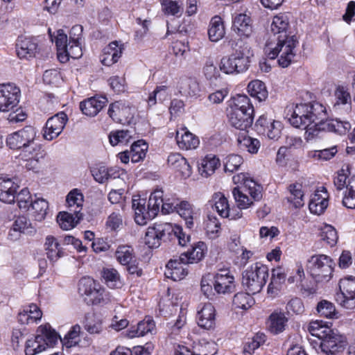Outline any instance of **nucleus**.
Returning a JSON list of instances; mask_svg holds the SVG:
<instances>
[{
    "instance_id": "09e8293b",
    "label": "nucleus",
    "mask_w": 355,
    "mask_h": 355,
    "mask_svg": "<svg viewBox=\"0 0 355 355\" xmlns=\"http://www.w3.org/2000/svg\"><path fill=\"white\" fill-rule=\"evenodd\" d=\"M30 207L33 210V214L36 220L41 221L44 219L49 204L46 200L43 198H37L32 201Z\"/></svg>"
},
{
    "instance_id": "6ab92c4d",
    "label": "nucleus",
    "mask_w": 355,
    "mask_h": 355,
    "mask_svg": "<svg viewBox=\"0 0 355 355\" xmlns=\"http://www.w3.org/2000/svg\"><path fill=\"white\" fill-rule=\"evenodd\" d=\"M194 349L195 351L191 352L187 347L178 346L175 355H214L216 351L214 342L205 340L200 342Z\"/></svg>"
},
{
    "instance_id": "c03bdc74",
    "label": "nucleus",
    "mask_w": 355,
    "mask_h": 355,
    "mask_svg": "<svg viewBox=\"0 0 355 355\" xmlns=\"http://www.w3.org/2000/svg\"><path fill=\"white\" fill-rule=\"evenodd\" d=\"M203 73L211 85H216L220 80V74L213 60H208L203 67Z\"/></svg>"
},
{
    "instance_id": "052dcab7",
    "label": "nucleus",
    "mask_w": 355,
    "mask_h": 355,
    "mask_svg": "<svg viewBox=\"0 0 355 355\" xmlns=\"http://www.w3.org/2000/svg\"><path fill=\"white\" fill-rule=\"evenodd\" d=\"M243 158L239 155H230L225 159V172L234 173L238 170L243 164Z\"/></svg>"
},
{
    "instance_id": "f3484780",
    "label": "nucleus",
    "mask_w": 355,
    "mask_h": 355,
    "mask_svg": "<svg viewBox=\"0 0 355 355\" xmlns=\"http://www.w3.org/2000/svg\"><path fill=\"white\" fill-rule=\"evenodd\" d=\"M34 148L26 153V155L24 154H20V156L22 159H24L26 163L25 164V167L28 170H38L44 159L46 153L44 150H43L40 146H34Z\"/></svg>"
},
{
    "instance_id": "774afa93",
    "label": "nucleus",
    "mask_w": 355,
    "mask_h": 355,
    "mask_svg": "<svg viewBox=\"0 0 355 355\" xmlns=\"http://www.w3.org/2000/svg\"><path fill=\"white\" fill-rule=\"evenodd\" d=\"M286 313L290 314H302L304 311L302 300L298 297L290 300L286 306Z\"/></svg>"
},
{
    "instance_id": "37998d69",
    "label": "nucleus",
    "mask_w": 355,
    "mask_h": 355,
    "mask_svg": "<svg viewBox=\"0 0 355 355\" xmlns=\"http://www.w3.org/2000/svg\"><path fill=\"white\" fill-rule=\"evenodd\" d=\"M180 92L184 95L193 97L199 94L200 89L196 80L187 78L181 80L180 83Z\"/></svg>"
},
{
    "instance_id": "4468645a",
    "label": "nucleus",
    "mask_w": 355,
    "mask_h": 355,
    "mask_svg": "<svg viewBox=\"0 0 355 355\" xmlns=\"http://www.w3.org/2000/svg\"><path fill=\"white\" fill-rule=\"evenodd\" d=\"M19 185L7 174H0V201L11 204L15 202Z\"/></svg>"
},
{
    "instance_id": "f704fd0d",
    "label": "nucleus",
    "mask_w": 355,
    "mask_h": 355,
    "mask_svg": "<svg viewBox=\"0 0 355 355\" xmlns=\"http://www.w3.org/2000/svg\"><path fill=\"white\" fill-rule=\"evenodd\" d=\"M286 278L285 269L281 267L274 268L272 270L271 282L268 287V292L270 293H277Z\"/></svg>"
},
{
    "instance_id": "6e6552de",
    "label": "nucleus",
    "mask_w": 355,
    "mask_h": 355,
    "mask_svg": "<svg viewBox=\"0 0 355 355\" xmlns=\"http://www.w3.org/2000/svg\"><path fill=\"white\" fill-rule=\"evenodd\" d=\"M312 336L322 340L320 347L327 355H336L345 349V342L343 340V337L326 325L322 324L318 331L313 333Z\"/></svg>"
},
{
    "instance_id": "5fc2aeb1",
    "label": "nucleus",
    "mask_w": 355,
    "mask_h": 355,
    "mask_svg": "<svg viewBox=\"0 0 355 355\" xmlns=\"http://www.w3.org/2000/svg\"><path fill=\"white\" fill-rule=\"evenodd\" d=\"M245 191L250 195L251 198L254 200H259L262 198L261 187L257 184L253 180L248 178L245 179L243 183Z\"/></svg>"
},
{
    "instance_id": "338daca9",
    "label": "nucleus",
    "mask_w": 355,
    "mask_h": 355,
    "mask_svg": "<svg viewBox=\"0 0 355 355\" xmlns=\"http://www.w3.org/2000/svg\"><path fill=\"white\" fill-rule=\"evenodd\" d=\"M264 133L262 135H266L269 139L277 140L281 135L282 123L280 121H275L271 119V123L266 127Z\"/></svg>"
},
{
    "instance_id": "7ed1b4c3",
    "label": "nucleus",
    "mask_w": 355,
    "mask_h": 355,
    "mask_svg": "<svg viewBox=\"0 0 355 355\" xmlns=\"http://www.w3.org/2000/svg\"><path fill=\"white\" fill-rule=\"evenodd\" d=\"M270 40L271 41L266 44L265 49L268 57L273 60L279 56V64L283 68L288 67L296 54L295 48L298 44L296 36L284 35V36L275 37Z\"/></svg>"
},
{
    "instance_id": "69168bd1",
    "label": "nucleus",
    "mask_w": 355,
    "mask_h": 355,
    "mask_svg": "<svg viewBox=\"0 0 355 355\" xmlns=\"http://www.w3.org/2000/svg\"><path fill=\"white\" fill-rule=\"evenodd\" d=\"M235 62L233 58L232 53L229 56H224L221 58L219 69L220 71L225 74L236 73V69H235Z\"/></svg>"
},
{
    "instance_id": "e2e57ef3",
    "label": "nucleus",
    "mask_w": 355,
    "mask_h": 355,
    "mask_svg": "<svg viewBox=\"0 0 355 355\" xmlns=\"http://www.w3.org/2000/svg\"><path fill=\"white\" fill-rule=\"evenodd\" d=\"M33 227L29 220L25 216H19L14 222L12 230L15 232H19L26 234L32 233Z\"/></svg>"
},
{
    "instance_id": "2f4dec72",
    "label": "nucleus",
    "mask_w": 355,
    "mask_h": 355,
    "mask_svg": "<svg viewBox=\"0 0 355 355\" xmlns=\"http://www.w3.org/2000/svg\"><path fill=\"white\" fill-rule=\"evenodd\" d=\"M288 26L289 22L286 15H279L275 16L270 26V31L272 33V38L282 36V35H288L287 33Z\"/></svg>"
},
{
    "instance_id": "4be33fe9",
    "label": "nucleus",
    "mask_w": 355,
    "mask_h": 355,
    "mask_svg": "<svg viewBox=\"0 0 355 355\" xmlns=\"http://www.w3.org/2000/svg\"><path fill=\"white\" fill-rule=\"evenodd\" d=\"M206 245L203 242H198L187 252L181 253L180 260L185 264L200 261L205 256Z\"/></svg>"
},
{
    "instance_id": "603ef678",
    "label": "nucleus",
    "mask_w": 355,
    "mask_h": 355,
    "mask_svg": "<svg viewBox=\"0 0 355 355\" xmlns=\"http://www.w3.org/2000/svg\"><path fill=\"white\" fill-rule=\"evenodd\" d=\"M109 139L112 146H116L119 144H126L129 143L132 139L131 132L124 130L112 132L110 134Z\"/></svg>"
},
{
    "instance_id": "5701e85b",
    "label": "nucleus",
    "mask_w": 355,
    "mask_h": 355,
    "mask_svg": "<svg viewBox=\"0 0 355 355\" xmlns=\"http://www.w3.org/2000/svg\"><path fill=\"white\" fill-rule=\"evenodd\" d=\"M236 73L245 71L250 66V47L247 44L240 46L232 53Z\"/></svg>"
},
{
    "instance_id": "39448f33",
    "label": "nucleus",
    "mask_w": 355,
    "mask_h": 355,
    "mask_svg": "<svg viewBox=\"0 0 355 355\" xmlns=\"http://www.w3.org/2000/svg\"><path fill=\"white\" fill-rule=\"evenodd\" d=\"M268 277V267L262 263H256L243 271L242 286L245 291L254 295L262 290Z\"/></svg>"
},
{
    "instance_id": "aec40b11",
    "label": "nucleus",
    "mask_w": 355,
    "mask_h": 355,
    "mask_svg": "<svg viewBox=\"0 0 355 355\" xmlns=\"http://www.w3.org/2000/svg\"><path fill=\"white\" fill-rule=\"evenodd\" d=\"M107 100L105 97H92L80 103L82 112L89 116H96L106 105Z\"/></svg>"
},
{
    "instance_id": "4d7b16f0",
    "label": "nucleus",
    "mask_w": 355,
    "mask_h": 355,
    "mask_svg": "<svg viewBox=\"0 0 355 355\" xmlns=\"http://www.w3.org/2000/svg\"><path fill=\"white\" fill-rule=\"evenodd\" d=\"M132 249L130 246H119L115 253L116 258L122 265L129 264L132 259Z\"/></svg>"
},
{
    "instance_id": "49530a36",
    "label": "nucleus",
    "mask_w": 355,
    "mask_h": 355,
    "mask_svg": "<svg viewBox=\"0 0 355 355\" xmlns=\"http://www.w3.org/2000/svg\"><path fill=\"white\" fill-rule=\"evenodd\" d=\"M79 220L76 215L71 212H60L57 216V221L60 227L64 230H69L74 227Z\"/></svg>"
},
{
    "instance_id": "473e14b6",
    "label": "nucleus",
    "mask_w": 355,
    "mask_h": 355,
    "mask_svg": "<svg viewBox=\"0 0 355 355\" xmlns=\"http://www.w3.org/2000/svg\"><path fill=\"white\" fill-rule=\"evenodd\" d=\"M105 57L102 60V62L105 65L110 66L118 61L119 58L121 56L122 50L119 46V44L116 41L110 42L103 49Z\"/></svg>"
},
{
    "instance_id": "3c124183",
    "label": "nucleus",
    "mask_w": 355,
    "mask_h": 355,
    "mask_svg": "<svg viewBox=\"0 0 355 355\" xmlns=\"http://www.w3.org/2000/svg\"><path fill=\"white\" fill-rule=\"evenodd\" d=\"M316 310L321 316L327 318H336L337 312L334 304L327 300H323L318 302Z\"/></svg>"
},
{
    "instance_id": "f257e3e1",
    "label": "nucleus",
    "mask_w": 355,
    "mask_h": 355,
    "mask_svg": "<svg viewBox=\"0 0 355 355\" xmlns=\"http://www.w3.org/2000/svg\"><path fill=\"white\" fill-rule=\"evenodd\" d=\"M288 112H291L290 123L293 127L304 129V138L308 141L318 137L322 130L344 135L351 128L348 121L338 119L328 120L326 107L318 102L296 105Z\"/></svg>"
},
{
    "instance_id": "a19ab883",
    "label": "nucleus",
    "mask_w": 355,
    "mask_h": 355,
    "mask_svg": "<svg viewBox=\"0 0 355 355\" xmlns=\"http://www.w3.org/2000/svg\"><path fill=\"white\" fill-rule=\"evenodd\" d=\"M47 348L45 340L37 335L33 338L28 339L26 343L25 353L26 355H35Z\"/></svg>"
},
{
    "instance_id": "9d476101",
    "label": "nucleus",
    "mask_w": 355,
    "mask_h": 355,
    "mask_svg": "<svg viewBox=\"0 0 355 355\" xmlns=\"http://www.w3.org/2000/svg\"><path fill=\"white\" fill-rule=\"evenodd\" d=\"M339 289L340 293L337 294L336 301L345 309H355V277L340 279Z\"/></svg>"
},
{
    "instance_id": "9b49d317",
    "label": "nucleus",
    "mask_w": 355,
    "mask_h": 355,
    "mask_svg": "<svg viewBox=\"0 0 355 355\" xmlns=\"http://www.w3.org/2000/svg\"><path fill=\"white\" fill-rule=\"evenodd\" d=\"M20 96V89L15 85H0V112L14 110L19 103Z\"/></svg>"
},
{
    "instance_id": "b1692460",
    "label": "nucleus",
    "mask_w": 355,
    "mask_h": 355,
    "mask_svg": "<svg viewBox=\"0 0 355 355\" xmlns=\"http://www.w3.org/2000/svg\"><path fill=\"white\" fill-rule=\"evenodd\" d=\"M198 324L200 327L210 329L215 324V309L210 304H205L203 307L198 312Z\"/></svg>"
},
{
    "instance_id": "c756f323",
    "label": "nucleus",
    "mask_w": 355,
    "mask_h": 355,
    "mask_svg": "<svg viewBox=\"0 0 355 355\" xmlns=\"http://www.w3.org/2000/svg\"><path fill=\"white\" fill-rule=\"evenodd\" d=\"M209 203L213 208H215L221 217L228 218L230 216L228 200L222 193H215Z\"/></svg>"
},
{
    "instance_id": "864d4df0",
    "label": "nucleus",
    "mask_w": 355,
    "mask_h": 355,
    "mask_svg": "<svg viewBox=\"0 0 355 355\" xmlns=\"http://www.w3.org/2000/svg\"><path fill=\"white\" fill-rule=\"evenodd\" d=\"M336 103L334 107L338 109L340 105H347L350 108L351 95L347 89L343 86H338L335 91Z\"/></svg>"
},
{
    "instance_id": "a211bd4d",
    "label": "nucleus",
    "mask_w": 355,
    "mask_h": 355,
    "mask_svg": "<svg viewBox=\"0 0 355 355\" xmlns=\"http://www.w3.org/2000/svg\"><path fill=\"white\" fill-rule=\"evenodd\" d=\"M214 286L219 294L232 293L234 288V277L229 275L227 270H223L215 275Z\"/></svg>"
},
{
    "instance_id": "20e7f679",
    "label": "nucleus",
    "mask_w": 355,
    "mask_h": 355,
    "mask_svg": "<svg viewBox=\"0 0 355 355\" xmlns=\"http://www.w3.org/2000/svg\"><path fill=\"white\" fill-rule=\"evenodd\" d=\"M253 112L254 108L249 98L245 95H239L229 112V122L236 129L246 130L253 123Z\"/></svg>"
},
{
    "instance_id": "de8ad7c7",
    "label": "nucleus",
    "mask_w": 355,
    "mask_h": 355,
    "mask_svg": "<svg viewBox=\"0 0 355 355\" xmlns=\"http://www.w3.org/2000/svg\"><path fill=\"white\" fill-rule=\"evenodd\" d=\"M112 168L98 165L91 168V173L97 182L103 184L112 178Z\"/></svg>"
},
{
    "instance_id": "0eeeda50",
    "label": "nucleus",
    "mask_w": 355,
    "mask_h": 355,
    "mask_svg": "<svg viewBox=\"0 0 355 355\" xmlns=\"http://www.w3.org/2000/svg\"><path fill=\"white\" fill-rule=\"evenodd\" d=\"M307 270L316 282H327L333 272L332 259L324 254L313 255L308 261Z\"/></svg>"
},
{
    "instance_id": "2eb2a0df",
    "label": "nucleus",
    "mask_w": 355,
    "mask_h": 355,
    "mask_svg": "<svg viewBox=\"0 0 355 355\" xmlns=\"http://www.w3.org/2000/svg\"><path fill=\"white\" fill-rule=\"evenodd\" d=\"M329 194L325 187H321L315 190L310 199L309 208L311 213L320 215L328 206Z\"/></svg>"
},
{
    "instance_id": "72a5a7b5",
    "label": "nucleus",
    "mask_w": 355,
    "mask_h": 355,
    "mask_svg": "<svg viewBox=\"0 0 355 355\" xmlns=\"http://www.w3.org/2000/svg\"><path fill=\"white\" fill-rule=\"evenodd\" d=\"M44 249L48 259L52 261H56L62 256V252L60 244L53 236H47L44 243Z\"/></svg>"
},
{
    "instance_id": "393cba45",
    "label": "nucleus",
    "mask_w": 355,
    "mask_h": 355,
    "mask_svg": "<svg viewBox=\"0 0 355 355\" xmlns=\"http://www.w3.org/2000/svg\"><path fill=\"white\" fill-rule=\"evenodd\" d=\"M184 263L179 259H171L166 264L165 276L173 281H179L184 278L187 274V268H184Z\"/></svg>"
},
{
    "instance_id": "c85d7f7f",
    "label": "nucleus",
    "mask_w": 355,
    "mask_h": 355,
    "mask_svg": "<svg viewBox=\"0 0 355 355\" xmlns=\"http://www.w3.org/2000/svg\"><path fill=\"white\" fill-rule=\"evenodd\" d=\"M220 166V160L214 155H206L198 165V171L201 176L207 178L211 175Z\"/></svg>"
},
{
    "instance_id": "79ce46f5",
    "label": "nucleus",
    "mask_w": 355,
    "mask_h": 355,
    "mask_svg": "<svg viewBox=\"0 0 355 355\" xmlns=\"http://www.w3.org/2000/svg\"><path fill=\"white\" fill-rule=\"evenodd\" d=\"M148 144L144 140L134 141L130 148V154L131 161L137 163L144 159L148 150Z\"/></svg>"
},
{
    "instance_id": "6e6d98bb",
    "label": "nucleus",
    "mask_w": 355,
    "mask_h": 355,
    "mask_svg": "<svg viewBox=\"0 0 355 355\" xmlns=\"http://www.w3.org/2000/svg\"><path fill=\"white\" fill-rule=\"evenodd\" d=\"M103 277L107 285L110 288H114L121 284L119 272L114 268L103 269Z\"/></svg>"
},
{
    "instance_id": "7c9ffc66",
    "label": "nucleus",
    "mask_w": 355,
    "mask_h": 355,
    "mask_svg": "<svg viewBox=\"0 0 355 355\" xmlns=\"http://www.w3.org/2000/svg\"><path fill=\"white\" fill-rule=\"evenodd\" d=\"M155 324L150 317L146 318L144 320L137 324V327H132L127 334L130 338L144 336L148 333H152L155 330Z\"/></svg>"
},
{
    "instance_id": "ddd939ff",
    "label": "nucleus",
    "mask_w": 355,
    "mask_h": 355,
    "mask_svg": "<svg viewBox=\"0 0 355 355\" xmlns=\"http://www.w3.org/2000/svg\"><path fill=\"white\" fill-rule=\"evenodd\" d=\"M68 121L67 114L63 112H59L50 117L43 129V137L44 139L51 141L58 137L64 130Z\"/></svg>"
},
{
    "instance_id": "cd10ccee",
    "label": "nucleus",
    "mask_w": 355,
    "mask_h": 355,
    "mask_svg": "<svg viewBox=\"0 0 355 355\" xmlns=\"http://www.w3.org/2000/svg\"><path fill=\"white\" fill-rule=\"evenodd\" d=\"M66 202L69 211L73 212L78 220H80L83 217L81 214L83 202V194L78 189H73L67 195Z\"/></svg>"
},
{
    "instance_id": "e433bc0d",
    "label": "nucleus",
    "mask_w": 355,
    "mask_h": 355,
    "mask_svg": "<svg viewBox=\"0 0 355 355\" xmlns=\"http://www.w3.org/2000/svg\"><path fill=\"white\" fill-rule=\"evenodd\" d=\"M302 185L299 183L291 184L288 189L291 196L287 198L288 201L293 203L295 207H302L304 205V192L302 191Z\"/></svg>"
},
{
    "instance_id": "1a4fd4ad",
    "label": "nucleus",
    "mask_w": 355,
    "mask_h": 355,
    "mask_svg": "<svg viewBox=\"0 0 355 355\" xmlns=\"http://www.w3.org/2000/svg\"><path fill=\"white\" fill-rule=\"evenodd\" d=\"M347 175L341 169L334 178V184L338 191L345 189L343 193V205L348 209H355V176L351 177L347 183Z\"/></svg>"
},
{
    "instance_id": "f03ea898",
    "label": "nucleus",
    "mask_w": 355,
    "mask_h": 355,
    "mask_svg": "<svg viewBox=\"0 0 355 355\" xmlns=\"http://www.w3.org/2000/svg\"><path fill=\"white\" fill-rule=\"evenodd\" d=\"M162 197L163 191L155 189L150 196L147 208L145 206V199L133 200L132 207L135 210V222L140 225L146 224L147 220H151L157 215L160 205L162 213L165 214L177 211L179 203L164 202Z\"/></svg>"
},
{
    "instance_id": "bb28decb",
    "label": "nucleus",
    "mask_w": 355,
    "mask_h": 355,
    "mask_svg": "<svg viewBox=\"0 0 355 355\" xmlns=\"http://www.w3.org/2000/svg\"><path fill=\"white\" fill-rule=\"evenodd\" d=\"M225 35V28L223 20L218 15L211 18L209 28L208 36L212 42H217L222 40Z\"/></svg>"
},
{
    "instance_id": "412c9836",
    "label": "nucleus",
    "mask_w": 355,
    "mask_h": 355,
    "mask_svg": "<svg viewBox=\"0 0 355 355\" xmlns=\"http://www.w3.org/2000/svg\"><path fill=\"white\" fill-rule=\"evenodd\" d=\"M37 43L31 37H19L17 43V53L20 58H29L35 56Z\"/></svg>"
},
{
    "instance_id": "a878e982",
    "label": "nucleus",
    "mask_w": 355,
    "mask_h": 355,
    "mask_svg": "<svg viewBox=\"0 0 355 355\" xmlns=\"http://www.w3.org/2000/svg\"><path fill=\"white\" fill-rule=\"evenodd\" d=\"M175 139L177 144L182 149H194L199 144L198 138L190 132L186 128L176 131Z\"/></svg>"
},
{
    "instance_id": "4c0bfd02",
    "label": "nucleus",
    "mask_w": 355,
    "mask_h": 355,
    "mask_svg": "<svg viewBox=\"0 0 355 355\" xmlns=\"http://www.w3.org/2000/svg\"><path fill=\"white\" fill-rule=\"evenodd\" d=\"M270 330L273 334H279L285 329L288 322L284 313L274 312L269 317Z\"/></svg>"
},
{
    "instance_id": "f8f14e48",
    "label": "nucleus",
    "mask_w": 355,
    "mask_h": 355,
    "mask_svg": "<svg viewBox=\"0 0 355 355\" xmlns=\"http://www.w3.org/2000/svg\"><path fill=\"white\" fill-rule=\"evenodd\" d=\"M107 114L114 122L130 123L134 118L135 109L129 103L118 101L110 105Z\"/></svg>"
},
{
    "instance_id": "58836bf2",
    "label": "nucleus",
    "mask_w": 355,
    "mask_h": 355,
    "mask_svg": "<svg viewBox=\"0 0 355 355\" xmlns=\"http://www.w3.org/2000/svg\"><path fill=\"white\" fill-rule=\"evenodd\" d=\"M248 91L251 96L259 101H265L268 94L265 84L259 80L251 81L248 85Z\"/></svg>"
},
{
    "instance_id": "bf43d9fd",
    "label": "nucleus",
    "mask_w": 355,
    "mask_h": 355,
    "mask_svg": "<svg viewBox=\"0 0 355 355\" xmlns=\"http://www.w3.org/2000/svg\"><path fill=\"white\" fill-rule=\"evenodd\" d=\"M321 239L330 246H334L338 239L336 229L331 225H325L322 229Z\"/></svg>"
},
{
    "instance_id": "423d86ee",
    "label": "nucleus",
    "mask_w": 355,
    "mask_h": 355,
    "mask_svg": "<svg viewBox=\"0 0 355 355\" xmlns=\"http://www.w3.org/2000/svg\"><path fill=\"white\" fill-rule=\"evenodd\" d=\"M36 137L37 130L28 125L9 135L6 138V144L11 149H21V154L26 155V153L33 150L34 146H40L35 142Z\"/></svg>"
},
{
    "instance_id": "a18cd8bd",
    "label": "nucleus",
    "mask_w": 355,
    "mask_h": 355,
    "mask_svg": "<svg viewBox=\"0 0 355 355\" xmlns=\"http://www.w3.org/2000/svg\"><path fill=\"white\" fill-rule=\"evenodd\" d=\"M251 295H252L251 293L247 291L236 293L233 298V304L235 308L248 309L251 307L254 303Z\"/></svg>"
},
{
    "instance_id": "c9c22d12",
    "label": "nucleus",
    "mask_w": 355,
    "mask_h": 355,
    "mask_svg": "<svg viewBox=\"0 0 355 355\" xmlns=\"http://www.w3.org/2000/svg\"><path fill=\"white\" fill-rule=\"evenodd\" d=\"M178 214L184 220L187 228L193 227V207L189 202L183 200L178 204L177 209Z\"/></svg>"
},
{
    "instance_id": "0e129e2a",
    "label": "nucleus",
    "mask_w": 355,
    "mask_h": 355,
    "mask_svg": "<svg viewBox=\"0 0 355 355\" xmlns=\"http://www.w3.org/2000/svg\"><path fill=\"white\" fill-rule=\"evenodd\" d=\"M96 286V284L92 278L89 277H83L78 283V293L82 296L88 297Z\"/></svg>"
},
{
    "instance_id": "dca6fc26",
    "label": "nucleus",
    "mask_w": 355,
    "mask_h": 355,
    "mask_svg": "<svg viewBox=\"0 0 355 355\" xmlns=\"http://www.w3.org/2000/svg\"><path fill=\"white\" fill-rule=\"evenodd\" d=\"M232 28L239 36L249 37L253 32L251 17L245 13L235 15L232 20Z\"/></svg>"
},
{
    "instance_id": "13d9d810",
    "label": "nucleus",
    "mask_w": 355,
    "mask_h": 355,
    "mask_svg": "<svg viewBox=\"0 0 355 355\" xmlns=\"http://www.w3.org/2000/svg\"><path fill=\"white\" fill-rule=\"evenodd\" d=\"M153 227L155 231H156V233L159 236L161 241L164 239L166 237H171L172 234L174 235L175 227H173L171 223H155Z\"/></svg>"
},
{
    "instance_id": "8fccbe9b",
    "label": "nucleus",
    "mask_w": 355,
    "mask_h": 355,
    "mask_svg": "<svg viewBox=\"0 0 355 355\" xmlns=\"http://www.w3.org/2000/svg\"><path fill=\"white\" fill-rule=\"evenodd\" d=\"M37 332V336L42 337L46 343L47 347L55 345L58 341V335L49 324L40 327Z\"/></svg>"
},
{
    "instance_id": "ea45409f",
    "label": "nucleus",
    "mask_w": 355,
    "mask_h": 355,
    "mask_svg": "<svg viewBox=\"0 0 355 355\" xmlns=\"http://www.w3.org/2000/svg\"><path fill=\"white\" fill-rule=\"evenodd\" d=\"M237 142L241 149L246 150L250 153H257L260 148V141L257 139L246 135L245 133L239 135Z\"/></svg>"
},
{
    "instance_id": "680f3d73",
    "label": "nucleus",
    "mask_w": 355,
    "mask_h": 355,
    "mask_svg": "<svg viewBox=\"0 0 355 355\" xmlns=\"http://www.w3.org/2000/svg\"><path fill=\"white\" fill-rule=\"evenodd\" d=\"M232 194L240 209H246L252 204V200L239 187L234 188Z\"/></svg>"
}]
</instances>
